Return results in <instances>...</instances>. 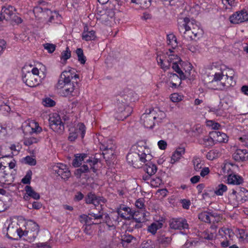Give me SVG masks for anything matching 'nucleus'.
I'll return each instance as SVG.
<instances>
[{
    "label": "nucleus",
    "mask_w": 248,
    "mask_h": 248,
    "mask_svg": "<svg viewBox=\"0 0 248 248\" xmlns=\"http://www.w3.org/2000/svg\"><path fill=\"white\" fill-rule=\"evenodd\" d=\"M237 162H245L248 160V151L246 149H237L232 155Z\"/></svg>",
    "instance_id": "nucleus-18"
},
{
    "label": "nucleus",
    "mask_w": 248,
    "mask_h": 248,
    "mask_svg": "<svg viewBox=\"0 0 248 248\" xmlns=\"http://www.w3.org/2000/svg\"><path fill=\"white\" fill-rule=\"evenodd\" d=\"M179 32L186 40H196L201 38L203 31L200 24L193 19L188 17L181 18L178 22Z\"/></svg>",
    "instance_id": "nucleus-1"
},
{
    "label": "nucleus",
    "mask_w": 248,
    "mask_h": 248,
    "mask_svg": "<svg viewBox=\"0 0 248 248\" xmlns=\"http://www.w3.org/2000/svg\"><path fill=\"white\" fill-rule=\"evenodd\" d=\"M89 171V167L87 165L84 164L76 170L75 174L77 178H80L82 174L87 173Z\"/></svg>",
    "instance_id": "nucleus-32"
},
{
    "label": "nucleus",
    "mask_w": 248,
    "mask_h": 248,
    "mask_svg": "<svg viewBox=\"0 0 248 248\" xmlns=\"http://www.w3.org/2000/svg\"><path fill=\"white\" fill-rule=\"evenodd\" d=\"M22 80L26 84L30 87H34L39 85L41 82L40 77L33 75L30 71L27 72L22 76Z\"/></svg>",
    "instance_id": "nucleus-12"
},
{
    "label": "nucleus",
    "mask_w": 248,
    "mask_h": 248,
    "mask_svg": "<svg viewBox=\"0 0 248 248\" xmlns=\"http://www.w3.org/2000/svg\"><path fill=\"white\" fill-rule=\"evenodd\" d=\"M126 159L129 164L137 169L142 168L143 163L148 161L147 159L140 156L139 153L134 152L128 154Z\"/></svg>",
    "instance_id": "nucleus-6"
},
{
    "label": "nucleus",
    "mask_w": 248,
    "mask_h": 248,
    "mask_svg": "<svg viewBox=\"0 0 248 248\" xmlns=\"http://www.w3.org/2000/svg\"><path fill=\"white\" fill-rule=\"evenodd\" d=\"M71 57V51L68 47H67L65 50L62 52L61 58L62 60L66 61Z\"/></svg>",
    "instance_id": "nucleus-54"
},
{
    "label": "nucleus",
    "mask_w": 248,
    "mask_h": 248,
    "mask_svg": "<svg viewBox=\"0 0 248 248\" xmlns=\"http://www.w3.org/2000/svg\"><path fill=\"white\" fill-rule=\"evenodd\" d=\"M45 9L46 8L43 9L42 7L40 6H36L34 8L33 11L34 14L40 13L42 14V16L45 17L46 14V12H45Z\"/></svg>",
    "instance_id": "nucleus-61"
},
{
    "label": "nucleus",
    "mask_w": 248,
    "mask_h": 248,
    "mask_svg": "<svg viewBox=\"0 0 248 248\" xmlns=\"http://www.w3.org/2000/svg\"><path fill=\"white\" fill-rule=\"evenodd\" d=\"M76 53L78 57V61L81 64H84L86 61V58L84 55L82 49L80 48H77Z\"/></svg>",
    "instance_id": "nucleus-40"
},
{
    "label": "nucleus",
    "mask_w": 248,
    "mask_h": 248,
    "mask_svg": "<svg viewBox=\"0 0 248 248\" xmlns=\"http://www.w3.org/2000/svg\"><path fill=\"white\" fill-rule=\"evenodd\" d=\"M156 118L155 111L152 109L150 110L149 113L143 114L141 116L140 120L145 127L151 129L155 125L154 120Z\"/></svg>",
    "instance_id": "nucleus-9"
},
{
    "label": "nucleus",
    "mask_w": 248,
    "mask_h": 248,
    "mask_svg": "<svg viewBox=\"0 0 248 248\" xmlns=\"http://www.w3.org/2000/svg\"><path fill=\"white\" fill-rule=\"evenodd\" d=\"M78 129H73L71 132L69 133L68 136V140L70 141H74L76 140L78 136V132H80L81 137L83 139L85 134V126L83 124H79Z\"/></svg>",
    "instance_id": "nucleus-19"
},
{
    "label": "nucleus",
    "mask_w": 248,
    "mask_h": 248,
    "mask_svg": "<svg viewBox=\"0 0 248 248\" xmlns=\"http://www.w3.org/2000/svg\"><path fill=\"white\" fill-rule=\"evenodd\" d=\"M115 147L112 140H108L106 142H104L100 146L101 150H115Z\"/></svg>",
    "instance_id": "nucleus-37"
},
{
    "label": "nucleus",
    "mask_w": 248,
    "mask_h": 248,
    "mask_svg": "<svg viewBox=\"0 0 248 248\" xmlns=\"http://www.w3.org/2000/svg\"><path fill=\"white\" fill-rule=\"evenodd\" d=\"M50 128L55 132L62 134L64 131V124L62 122L60 116L57 113H53L49 119Z\"/></svg>",
    "instance_id": "nucleus-7"
},
{
    "label": "nucleus",
    "mask_w": 248,
    "mask_h": 248,
    "mask_svg": "<svg viewBox=\"0 0 248 248\" xmlns=\"http://www.w3.org/2000/svg\"><path fill=\"white\" fill-rule=\"evenodd\" d=\"M210 135L214 138L215 142H226L228 140V137L225 133L218 131L210 132Z\"/></svg>",
    "instance_id": "nucleus-20"
},
{
    "label": "nucleus",
    "mask_w": 248,
    "mask_h": 248,
    "mask_svg": "<svg viewBox=\"0 0 248 248\" xmlns=\"http://www.w3.org/2000/svg\"><path fill=\"white\" fill-rule=\"evenodd\" d=\"M18 228L17 224L13 223L9 224L7 228V232L6 235L7 237L11 239H17L14 237L16 236L17 231L18 230Z\"/></svg>",
    "instance_id": "nucleus-25"
},
{
    "label": "nucleus",
    "mask_w": 248,
    "mask_h": 248,
    "mask_svg": "<svg viewBox=\"0 0 248 248\" xmlns=\"http://www.w3.org/2000/svg\"><path fill=\"white\" fill-rule=\"evenodd\" d=\"M227 180L229 184L237 185L242 184L243 182V179L241 176L234 173L229 175Z\"/></svg>",
    "instance_id": "nucleus-28"
},
{
    "label": "nucleus",
    "mask_w": 248,
    "mask_h": 248,
    "mask_svg": "<svg viewBox=\"0 0 248 248\" xmlns=\"http://www.w3.org/2000/svg\"><path fill=\"white\" fill-rule=\"evenodd\" d=\"M230 21L233 24H239L248 21V11L243 9L235 12L230 16Z\"/></svg>",
    "instance_id": "nucleus-15"
},
{
    "label": "nucleus",
    "mask_w": 248,
    "mask_h": 248,
    "mask_svg": "<svg viewBox=\"0 0 248 248\" xmlns=\"http://www.w3.org/2000/svg\"><path fill=\"white\" fill-rule=\"evenodd\" d=\"M24 189L26 191V194H27V196H24V199L25 200H27L29 197L35 200H38L40 199V196L39 194L35 191L31 186L27 185L25 187Z\"/></svg>",
    "instance_id": "nucleus-26"
},
{
    "label": "nucleus",
    "mask_w": 248,
    "mask_h": 248,
    "mask_svg": "<svg viewBox=\"0 0 248 248\" xmlns=\"http://www.w3.org/2000/svg\"><path fill=\"white\" fill-rule=\"evenodd\" d=\"M200 143L204 145L206 147H210L215 144V140L214 138L209 134V137H204Z\"/></svg>",
    "instance_id": "nucleus-33"
},
{
    "label": "nucleus",
    "mask_w": 248,
    "mask_h": 248,
    "mask_svg": "<svg viewBox=\"0 0 248 248\" xmlns=\"http://www.w3.org/2000/svg\"><path fill=\"white\" fill-rule=\"evenodd\" d=\"M167 44L170 46L172 49H174L177 46V42L175 36L173 34L167 35Z\"/></svg>",
    "instance_id": "nucleus-34"
},
{
    "label": "nucleus",
    "mask_w": 248,
    "mask_h": 248,
    "mask_svg": "<svg viewBox=\"0 0 248 248\" xmlns=\"http://www.w3.org/2000/svg\"><path fill=\"white\" fill-rule=\"evenodd\" d=\"M32 175V171L31 170H28L27 171L25 176L22 179L21 182L24 184H30Z\"/></svg>",
    "instance_id": "nucleus-45"
},
{
    "label": "nucleus",
    "mask_w": 248,
    "mask_h": 248,
    "mask_svg": "<svg viewBox=\"0 0 248 248\" xmlns=\"http://www.w3.org/2000/svg\"><path fill=\"white\" fill-rule=\"evenodd\" d=\"M4 164V162L2 161L0 162V185L9 183V178L11 177V175L6 172L8 168Z\"/></svg>",
    "instance_id": "nucleus-17"
},
{
    "label": "nucleus",
    "mask_w": 248,
    "mask_h": 248,
    "mask_svg": "<svg viewBox=\"0 0 248 248\" xmlns=\"http://www.w3.org/2000/svg\"><path fill=\"white\" fill-rule=\"evenodd\" d=\"M161 183L162 180L159 177H156L151 180V185L154 187L158 186Z\"/></svg>",
    "instance_id": "nucleus-59"
},
{
    "label": "nucleus",
    "mask_w": 248,
    "mask_h": 248,
    "mask_svg": "<svg viewBox=\"0 0 248 248\" xmlns=\"http://www.w3.org/2000/svg\"><path fill=\"white\" fill-rule=\"evenodd\" d=\"M182 61H179V60L176 61V62H173L172 65V68L180 76V78L182 79H186L188 78L190 76V73L187 72L186 71H185V73L180 69L178 63L181 64V62Z\"/></svg>",
    "instance_id": "nucleus-22"
},
{
    "label": "nucleus",
    "mask_w": 248,
    "mask_h": 248,
    "mask_svg": "<svg viewBox=\"0 0 248 248\" xmlns=\"http://www.w3.org/2000/svg\"><path fill=\"white\" fill-rule=\"evenodd\" d=\"M25 164L31 166H34L36 164V160L30 156H27L23 158Z\"/></svg>",
    "instance_id": "nucleus-55"
},
{
    "label": "nucleus",
    "mask_w": 248,
    "mask_h": 248,
    "mask_svg": "<svg viewBox=\"0 0 248 248\" xmlns=\"http://www.w3.org/2000/svg\"><path fill=\"white\" fill-rule=\"evenodd\" d=\"M114 16V13L111 10L100 11L96 15V18L101 23L106 25H110Z\"/></svg>",
    "instance_id": "nucleus-10"
},
{
    "label": "nucleus",
    "mask_w": 248,
    "mask_h": 248,
    "mask_svg": "<svg viewBox=\"0 0 248 248\" xmlns=\"http://www.w3.org/2000/svg\"><path fill=\"white\" fill-rule=\"evenodd\" d=\"M43 46L44 48L47 50L49 53L53 52L56 49V46L50 43H46L43 45Z\"/></svg>",
    "instance_id": "nucleus-56"
},
{
    "label": "nucleus",
    "mask_w": 248,
    "mask_h": 248,
    "mask_svg": "<svg viewBox=\"0 0 248 248\" xmlns=\"http://www.w3.org/2000/svg\"><path fill=\"white\" fill-rule=\"evenodd\" d=\"M106 200L103 197L97 196L95 193L89 192L85 198V202L87 204H93L97 206L101 203H104Z\"/></svg>",
    "instance_id": "nucleus-16"
},
{
    "label": "nucleus",
    "mask_w": 248,
    "mask_h": 248,
    "mask_svg": "<svg viewBox=\"0 0 248 248\" xmlns=\"http://www.w3.org/2000/svg\"><path fill=\"white\" fill-rule=\"evenodd\" d=\"M207 124L208 126H212V129L215 130H218L221 126L220 124L218 123H215L212 120L208 121L207 122Z\"/></svg>",
    "instance_id": "nucleus-58"
},
{
    "label": "nucleus",
    "mask_w": 248,
    "mask_h": 248,
    "mask_svg": "<svg viewBox=\"0 0 248 248\" xmlns=\"http://www.w3.org/2000/svg\"><path fill=\"white\" fill-rule=\"evenodd\" d=\"M27 230L26 234H27V238L30 241H33L37 237L39 232V226L35 222L32 220H29L26 226Z\"/></svg>",
    "instance_id": "nucleus-8"
},
{
    "label": "nucleus",
    "mask_w": 248,
    "mask_h": 248,
    "mask_svg": "<svg viewBox=\"0 0 248 248\" xmlns=\"http://www.w3.org/2000/svg\"><path fill=\"white\" fill-rule=\"evenodd\" d=\"M89 215L93 217V219L94 220H98L99 219L102 218L103 214V212H101V211H99L97 214L91 212L89 214Z\"/></svg>",
    "instance_id": "nucleus-57"
},
{
    "label": "nucleus",
    "mask_w": 248,
    "mask_h": 248,
    "mask_svg": "<svg viewBox=\"0 0 248 248\" xmlns=\"http://www.w3.org/2000/svg\"><path fill=\"white\" fill-rule=\"evenodd\" d=\"M198 217L199 218L201 221L206 223H211L212 221H214V220H212L210 218V214L208 213L207 211H204L200 213Z\"/></svg>",
    "instance_id": "nucleus-36"
},
{
    "label": "nucleus",
    "mask_w": 248,
    "mask_h": 248,
    "mask_svg": "<svg viewBox=\"0 0 248 248\" xmlns=\"http://www.w3.org/2000/svg\"><path fill=\"white\" fill-rule=\"evenodd\" d=\"M170 227L173 230H185L188 229V224L186 220L182 217L173 218L169 221Z\"/></svg>",
    "instance_id": "nucleus-13"
},
{
    "label": "nucleus",
    "mask_w": 248,
    "mask_h": 248,
    "mask_svg": "<svg viewBox=\"0 0 248 248\" xmlns=\"http://www.w3.org/2000/svg\"><path fill=\"white\" fill-rule=\"evenodd\" d=\"M129 96L127 95H119L117 98V115L118 120L124 121L131 114L133 109L128 104Z\"/></svg>",
    "instance_id": "nucleus-4"
},
{
    "label": "nucleus",
    "mask_w": 248,
    "mask_h": 248,
    "mask_svg": "<svg viewBox=\"0 0 248 248\" xmlns=\"http://www.w3.org/2000/svg\"><path fill=\"white\" fill-rule=\"evenodd\" d=\"M131 2L139 4L140 7L146 8L151 5V0H131Z\"/></svg>",
    "instance_id": "nucleus-38"
},
{
    "label": "nucleus",
    "mask_w": 248,
    "mask_h": 248,
    "mask_svg": "<svg viewBox=\"0 0 248 248\" xmlns=\"http://www.w3.org/2000/svg\"><path fill=\"white\" fill-rule=\"evenodd\" d=\"M185 152V149L183 147L178 148L174 153L173 154L171 159V163H174L176 161H178L182 156V155L184 154Z\"/></svg>",
    "instance_id": "nucleus-29"
},
{
    "label": "nucleus",
    "mask_w": 248,
    "mask_h": 248,
    "mask_svg": "<svg viewBox=\"0 0 248 248\" xmlns=\"http://www.w3.org/2000/svg\"><path fill=\"white\" fill-rule=\"evenodd\" d=\"M144 200L143 198H140L137 200L135 202L136 206L139 209H142L144 206Z\"/></svg>",
    "instance_id": "nucleus-63"
},
{
    "label": "nucleus",
    "mask_w": 248,
    "mask_h": 248,
    "mask_svg": "<svg viewBox=\"0 0 248 248\" xmlns=\"http://www.w3.org/2000/svg\"><path fill=\"white\" fill-rule=\"evenodd\" d=\"M52 170L55 173L64 180H67L71 175V172L66 165L59 163L52 167Z\"/></svg>",
    "instance_id": "nucleus-14"
},
{
    "label": "nucleus",
    "mask_w": 248,
    "mask_h": 248,
    "mask_svg": "<svg viewBox=\"0 0 248 248\" xmlns=\"http://www.w3.org/2000/svg\"><path fill=\"white\" fill-rule=\"evenodd\" d=\"M142 167L144 170L147 174H150L152 175L155 174L157 170L156 166L151 162L150 160H148L146 163H143Z\"/></svg>",
    "instance_id": "nucleus-24"
},
{
    "label": "nucleus",
    "mask_w": 248,
    "mask_h": 248,
    "mask_svg": "<svg viewBox=\"0 0 248 248\" xmlns=\"http://www.w3.org/2000/svg\"><path fill=\"white\" fill-rule=\"evenodd\" d=\"M192 133L194 137L200 136L203 133V129L201 126L197 125L193 127Z\"/></svg>",
    "instance_id": "nucleus-52"
},
{
    "label": "nucleus",
    "mask_w": 248,
    "mask_h": 248,
    "mask_svg": "<svg viewBox=\"0 0 248 248\" xmlns=\"http://www.w3.org/2000/svg\"><path fill=\"white\" fill-rule=\"evenodd\" d=\"M92 226L93 225L84 224L82 227L84 232L87 235L92 236L93 234V229Z\"/></svg>",
    "instance_id": "nucleus-50"
},
{
    "label": "nucleus",
    "mask_w": 248,
    "mask_h": 248,
    "mask_svg": "<svg viewBox=\"0 0 248 248\" xmlns=\"http://www.w3.org/2000/svg\"><path fill=\"white\" fill-rule=\"evenodd\" d=\"M239 140L242 143V145L248 148V135H244L240 137Z\"/></svg>",
    "instance_id": "nucleus-62"
},
{
    "label": "nucleus",
    "mask_w": 248,
    "mask_h": 248,
    "mask_svg": "<svg viewBox=\"0 0 248 248\" xmlns=\"http://www.w3.org/2000/svg\"><path fill=\"white\" fill-rule=\"evenodd\" d=\"M134 149L136 150L134 153H139V155L142 156L148 160H151V155L149 154V149L147 148L146 142L143 140H140L137 142L136 145L134 146Z\"/></svg>",
    "instance_id": "nucleus-11"
},
{
    "label": "nucleus",
    "mask_w": 248,
    "mask_h": 248,
    "mask_svg": "<svg viewBox=\"0 0 248 248\" xmlns=\"http://www.w3.org/2000/svg\"><path fill=\"white\" fill-rule=\"evenodd\" d=\"M102 151H103L102 154L105 159L109 160L113 158L114 154V150L110 149Z\"/></svg>",
    "instance_id": "nucleus-47"
},
{
    "label": "nucleus",
    "mask_w": 248,
    "mask_h": 248,
    "mask_svg": "<svg viewBox=\"0 0 248 248\" xmlns=\"http://www.w3.org/2000/svg\"><path fill=\"white\" fill-rule=\"evenodd\" d=\"M178 60H179V61H181V59L177 55L172 54L168 55L167 59H166L165 55L163 54H157L156 57L158 64L165 71L170 68L171 63L173 64V62H176V61Z\"/></svg>",
    "instance_id": "nucleus-5"
},
{
    "label": "nucleus",
    "mask_w": 248,
    "mask_h": 248,
    "mask_svg": "<svg viewBox=\"0 0 248 248\" xmlns=\"http://www.w3.org/2000/svg\"><path fill=\"white\" fill-rule=\"evenodd\" d=\"M170 74L169 78L171 79V82L178 83L179 85H180L182 80L180 78V76L175 73H170Z\"/></svg>",
    "instance_id": "nucleus-53"
},
{
    "label": "nucleus",
    "mask_w": 248,
    "mask_h": 248,
    "mask_svg": "<svg viewBox=\"0 0 248 248\" xmlns=\"http://www.w3.org/2000/svg\"><path fill=\"white\" fill-rule=\"evenodd\" d=\"M72 165L74 167H78L81 165V160L77 154L72 162Z\"/></svg>",
    "instance_id": "nucleus-60"
},
{
    "label": "nucleus",
    "mask_w": 248,
    "mask_h": 248,
    "mask_svg": "<svg viewBox=\"0 0 248 248\" xmlns=\"http://www.w3.org/2000/svg\"><path fill=\"white\" fill-rule=\"evenodd\" d=\"M201 161L200 158L197 157H194L193 159L192 162L194 165V168L197 171H199L202 168V165L201 164Z\"/></svg>",
    "instance_id": "nucleus-49"
},
{
    "label": "nucleus",
    "mask_w": 248,
    "mask_h": 248,
    "mask_svg": "<svg viewBox=\"0 0 248 248\" xmlns=\"http://www.w3.org/2000/svg\"><path fill=\"white\" fill-rule=\"evenodd\" d=\"M98 160L94 157H89V159H86L85 163L89 164L90 168V170H92L94 173H96L97 169L95 167V165L97 164Z\"/></svg>",
    "instance_id": "nucleus-30"
},
{
    "label": "nucleus",
    "mask_w": 248,
    "mask_h": 248,
    "mask_svg": "<svg viewBox=\"0 0 248 248\" xmlns=\"http://www.w3.org/2000/svg\"><path fill=\"white\" fill-rule=\"evenodd\" d=\"M9 101L6 100V101H3L1 104H0V110L3 113H8L11 111V108L9 105Z\"/></svg>",
    "instance_id": "nucleus-43"
},
{
    "label": "nucleus",
    "mask_w": 248,
    "mask_h": 248,
    "mask_svg": "<svg viewBox=\"0 0 248 248\" xmlns=\"http://www.w3.org/2000/svg\"><path fill=\"white\" fill-rule=\"evenodd\" d=\"M45 12H46V15L49 16L48 21L52 22L55 18H58L60 16V15L57 11L52 12L48 9H45Z\"/></svg>",
    "instance_id": "nucleus-35"
},
{
    "label": "nucleus",
    "mask_w": 248,
    "mask_h": 248,
    "mask_svg": "<svg viewBox=\"0 0 248 248\" xmlns=\"http://www.w3.org/2000/svg\"><path fill=\"white\" fill-rule=\"evenodd\" d=\"M74 69L69 68L68 70L64 71L61 75L60 79L57 84V88L63 89L62 91V95L63 96H68L69 95H74L73 94L75 87L73 82L71 83V79L73 78L75 79L79 78L78 74H74Z\"/></svg>",
    "instance_id": "nucleus-3"
},
{
    "label": "nucleus",
    "mask_w": 248,
    "mask_h": 248,
    "mask_svg": "<svg viewBox=\"0 0 248 248\" xmlns=\"http://www.w3.org/2000/svg\"><path fill=\"white\" fill-rule=\"evenodd\" d=\"M15 10V8L11 5H8L7 7L4 6L1 9L0 15L3 19L8 20L12 18L14 14V11Z\"/></svg>",
    "instance_id": "nucleus-21"
},
{
    "label": "nucleus",
    "mask_w": 248,
    "mask_h": 248,
    "mask_svg": "<svg viewBox=\"0 0 248 248\" xmlns=\"http://www.w3.org/2000/svg\"><path fill=\"white\" fill-rule=\"evenodd\" d=\"M227 190V187L226 185L221 184H219L215 190V193L218 196H221L223 193L226 191Z\"/></svg>",
    "instance_id": "nucleus-41"
},
{
    "label": "nucleus",
    "mask_w": 248,
    "mask_h": 248,
    "mask_svg": "<svg viewBox=\"0 0 248 248\" xmlns=\"http://www.w3.org/2000/svg\"><path fill=\"white\" fill-rule=\"evenodd\" d=\"M40 140V138H35L34 137H31L26 138L24 140V143L26 146H30L33 143H37Z\"/></svg>",
    "instance_id": "nucleus-44"
},
{
    "label": "nucleus",
    "mask_w": 248,
    "mask_h": 248,
    "mask_svg": "<svg viewBox=\"0 0 248 248\" xmlns=\"http://www.w3.org/2000/svg\"><path fill=\"white\" fill-rule=\"evenodd\" d=\"M42 103L44 106L47 107H52L55 105L56 102L49 97H46L43 100Z\"/></svg>",
    "instance_id": "nucleus-51"
},
{
    "label": "nucleus",
    "mask_w": 248,
    "mask_h": 248,
    "mask_svg": "<svg viewBox=\"0 0 248 248\" xmlns=\"http://www.w3.org/2000/svg\"><path fill=\"white\" fill-rule=\"evenodd\" d=\"M95 38V31L93 30L90 31L89 32H82V39L86 41L94 40Z\"/></svg>",
    "instance_id": "nucleus-31"
},
{
    "label": "nucleus",
    "mask_w": 248,
    "mask_h": 248,
    "mask_svg": "<svg viewBox=\"0 0 248 248\" xmlns=\"http://www.w3.org/2000/svg\"><path fill=\"white\" fill-rule=\"evenodd\" d=\"M11 200L9 198L8 201L0 200V212H3L7 209L11 204Z\"/></svg>",
    "instance_id": "nucleus-39"
},
{
    "label": "nucleus",
    "mask_w": 248,
    "mask_h": 248,
    "mask_svg": "<svg viewBox=\"0 0 248 248\" xmlns=\"http://www.w3.org/2000/svg\"><path fill=\"white\" fill-rule=\"evenodd\" d=\"M219 153L217 150H212L210 151L206 155V158L210 160H213L217 158L219 155Z\"/></svg>",
    "instance_id": "nucleus-46"
},
{
    "label": "nucleus",
    "mask_w": 248,
    "mask_h": 248,
    "mask_svg": "<svg viewBox=\"0 0 248 248\" xmlns=\"http://www.w3.org/2000/svg\"><path fill=\"white\" fill-rule=\"evenodd\" d=\"M237 190V202H244L248 200V190L244 187H238Z\"/></svg>",
    "instance_id": "nucleus-23"
},
{
    "label": "nucleus",
    "mask_w": 248,
    "mask_h": 248,
    "mask_svg": "<svg viewBox=\"0 0 248 248\" xmlns=\"http://www.w3.org/2000/svg\"><path fill=\"white\" fill-rule=\"evenodd\" d=\"M219 70L213 75L214 77L211 81L207 83L209 88L215 90H224L235 84L233 80V72L231 70Z\"/></svg>",
    "instance_id": "nucleus-2"
},
{
    "label": "nucleus",
    "mask_w": 248,
    "mask_h": 248,
    "mask_svg": "<svg viewBox=\"0 0 248 248\" xmlns=\"http://www.w3.org/2000/svg\"><path fill=\"white\" fill-rule=\"evenodd\" d=\"M228 198L231 203L235 204V202H237V190L236 189H232V193L229 194Z\"/></svg>",
    "instance_id": "nucleus-42"
},
{
    "label": "nucleus",
    "mask_w": 248,
    "mask_h": 248,
    "mask_svg": "<svg viewBox=\"0 0 248 248\" xmlns=\"http://www.w3.org/2000/svg\"><path fill=\"white\" fill-rule=\"evenodd\" d=\"M158 229V228L157 227V225L155 223H153L150 226H149L148 230L152 233L155 234V233H156Z\"/></svg>",
    "instance_id": "nucleus-64"
},
{
    "label": "nucleus",
    "mask_w": 248,
    "mask_h": 248,
    "mask_svg": "<svg viewBox=\"0 0 248 248\" xmlns=\"http://www.w3.org/2000/svg\"><path fill=\"white\" fill-rule=\"evenodd\" d=\"M171 240V238L169 237L161 236L158 239L159 243L163 247L168 246L170 243Z\"/></svg>",
    "instance_id": "nucleus-48"
},
{
    "label": "nucleus",
    "mask_w": 248,
    "mask_h": 248,
    "mask_svg": "<svg viewBox=\"0 0 248 248\" xmlns=\"http://www.w3.org/2000/svg\"><path fill=\"white\" fill-rule=\"evenodd\" d=\"M118 215L123 218L129 219L132 216L131 209L128 207H125L124 205L121 206L117 211Z\"/></svg>",
    "instance_id": "nucleus-27"
}]
</instances>
